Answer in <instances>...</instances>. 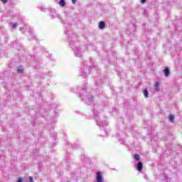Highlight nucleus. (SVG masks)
<instances>
[{
	"label": "nucleus",
	"instance_id": "14",
	"mask_svg": "<svg viewBox=\"0 0 182 182\" xmlns=\"http://www.w3.org/2000/svg\"><path fill=\"white\" fill-rule=\"evenodd\" d=\"M12 28H16V23H12Z\"/></svg>",
	"mask_w": 182,
	"mask_h": 182
},
{
	"label": "nucleus",
	"instance_id": "2",
	"mask_svg": "<svg viewBox=\"0 0 182 182\" xmlns=\"http://www.w3.org/2000/svg\"><path fill=\"white\" fill-rule=\"evenodd\" d=\"M143 163L141 161H139L136 166L137 171H141V170H143Z\"/></svg>",
	"mask_w": 182,
	"mask_h": 182
},
{
	"label": "nucleus",
	"instance_id": "10",
	"mask_svg": "<svg viewBox=\"0 0 182 182\" xmlns=\"http://www.w3.org/2000/svg\"><path fill=\"white\" fill-rule=\"evenodd\" d=\"M17 72H18V73H23V69H22V68H18V69L17 70Z\"/></svg>",
	"mask_w": 182,
	"mask_h": 182
},
{
	"label": "nucleus",
	"instance_id": "5",
	"mask_svg": "<svg viewBox=\"0 0 182 182\" xmlns=\"http://www.w3.org/2000/svg\"><path fill=\"white\" fill-rule=\"evenodd\" d=\"M154 90H156V92H160V87L159 85V82H155V85H154Z\"/></svg>",
	"mask_w": 182,
	"mask_h": 182
},
{
	"label": "nucleus",
	"instance_id": "13",
	"mask_svg": "<svg viewBox=\"0 0 182 182\" xmlns=\"http://www.w3.org/2000/svg\"><path fill=\"white\" fill-rule=\"evenodd\" d=\"M1 2H3V4H7L8 3V0H1Z\"/></svg>",
	"mask_w": 182,
	"mask_h": 182
},
{
	"label": "nucleus",
	"instance_id": "3",
	"mask_svg": "<svg viewBox=\"0 0 182 182\" xmlns=\"http://www.w3.org/2000/svg\"><path fill=\"white\" fill-rule=\"evenodd\" d=\"M105 26H106V23H105V21H100L99 23V26H98L99 29H105Z\"/></svg>",
	"mask_w": 182,
	"mask_h": 182
},
{
	"label": "nucleus",
	"instance_id": "7",
	"mask_svg": "<svg viewBox=\"0 0 182 182\" xmlns=\"http://www.w3.org/2000/svg\"><path fill=\"white\" fill-rule=\"evenodd\" d=\"M134 159L136 160V161H139V160H140V155L135 154L134 155Z\"/></svg>",
	"mask_w": 182,
	"mask_h": 182
},
{
	"label": "nucleus",
	"instance_id": "4",
	"mask_svg": "<svg viewBox=\"0 0 182 182\" xmlns=\"http://www.w3.org/2000/svg\"><path fill=\"white\" fill-rule=\"evenodd\" d=\"M164 74L166 77H168V75H170V69H168V68H166L164 70Z\"/></svg>",
	"mask_w": 182,
	"mask_h": 182
},
{
	"label": "nucleus",
	"instance_id": "1",
	"mask_svg": "<svg viewBox=\"0 0 182 182\" xmlns=\"http://www.w3.org/2000/svg\"><path fill=\"white\" fill-rule=\"evenodd\" d=\"M102 172L98 171L96 175L97 182H103V176H102Z\"/></svg>",
	"mask_w": 182,
	"mask_h": 182
},
{
	"label": "nucleus",
	"instance_id": "16",
	"mask_svg": "<svg viewBox=\"0 0 182 182\" xmlns=\"http://www.w3.org/2000/svg\"><path fill=\"white\" fill-rule=\"evenodd\" d=\"M141 4H146V0H141Z\"/></svg>",
	"mask_w": 182,
	"mask_h": 182
},
{
	"label": "nucleus",
	"instance_id": "11",
	"mask_svg": "<svg viewBox=\"0 0 182 182\" xmlns=\"http://www.w3.org/2000/svg\"><path fill=\"white\" fill-rule=\"evenodd\" d=\"M16 182H23V178H18Z\"/></svg>",
	"mask_w": 182,
	"mask_h": 182
},
{
	"label": "nucleus",
	"instance_id": "15",
	"mask_svg": "<svg viewBox=\"0 0 182 182\" xmlns=\"http://www.w3.org/2000/svg\"><path fill=\"white\" fill-rule=\"evenodd\" d=\"M73 4L75 5L76 2H77V0H72Z\"/></svg>",
	"mask_w": 182,
	"mask_h": 182
},
{
	"label": "nucleus",
	"instance_id": "6",
	"mask_svg": "<svg viewBox=\"0 0 182 182\" xmlns=\"http://www.w3.org/2000/svg\"><path fill=\"white\" fill-rule=\"evenodd\" d=\"M144 97H146V98L149 97V90H147V88H146V89L144 90Z\"/></svg>",
	"mask_w": 182,
	"mask_h": 182
},
{
	"label": "nucleus",
	"instance_id": "12",
	"mask_svg": "<svg viewBox=\"0 0 182 182\" xmlns=\"http://www.w3.org/2000/svg\"><path fill=\"white\" fill-rule=\"evenodd\" d=\"M28 178L30 182H33V178L32 176H29Z\"/></svg>",
	"mask_w": 182,
	"mask_h": 182
},
{
	"label": "nucleus",
	"instance_id": "8",
	"mask_svg": "<svg viewBox=\"0 0 182 182\" xmlns=\"http://www.w3.org/2000/svg\"><path fill=\"white\" fill-rule=\"evenodd\" d=\"M66 4V3L65 2V0H61L60 2H59V5H60V6H65V5Z\"/></svg>",
	"mask_w": 182,
	"mask_h": 182
},
{
	"label": "nucleus",
	"instance_id": "9",
	"mask_svg": "<svg viewBox=\"0 0 182 182\" xmlns=\"http://www.w3.org/2000/svg\"><path fill=\"white\" fill-rule=\"evenodd\" d=\"M168 120L169 122L174 120V115H169Z\"/></svg>",
	"mask_w": 182,
	"mask_h": 182
}]
</instances>
